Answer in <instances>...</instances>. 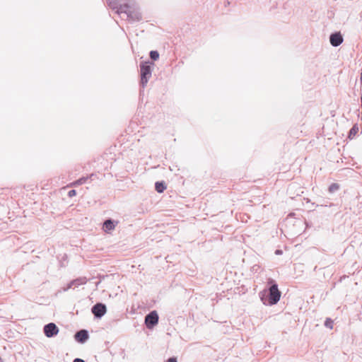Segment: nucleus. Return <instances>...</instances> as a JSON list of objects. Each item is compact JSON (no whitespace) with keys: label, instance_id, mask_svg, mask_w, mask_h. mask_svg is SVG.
Instances as JSON below:
<instances>
[{"label":"nucleus","instance_id":"0eeeda50","mask_svg":"<svg viewBox=\"0 0 362 362\" xmlns=\"http://www.w3.org/2000/svg\"><path fill=\"white\" fill-rule=\"evenodd\" d=\"M343 41L344 38L340 32H334L329 35V42L333 47L339 46Z\"/></svg>","mask_w":362,"mask_h":362},{"label":"nucleus","instance_id":"9b49d317","mask_svg":"<svg viewBox=\"0 0 362 362\" xmlns=\"http://www.w3.org/2000/svg\"><path fill=\"white\" fill-rule=\"evenodd\" d=\"M166 189V184L164 181H158L155 183V189L158 193H162Z\"/></svg>","mask_w":362,"mask_h":362},{"label":"nucleus","instance_id":"20e7f679","mask_svg":"<svg viewBox=\"0 0 362 362\" xmlns=\"http://www.w3.org/2000/svg\"><path fill=\"white\" fill-rule=\"evenodd\" d=\"M159 316L156 310H152L145 316L144 323L146 327L152 329L158 323Z\"/></svg>","mask_w":362,"mask_h":362},{"label":"nucleus","instance_id":"f03ea898","mask_svg":"<svg viewBox=\"0 0 362 362\" xmlns=\"http://www.w3.org/2000/svg\"><path fill=\"white\" fill-rule=\"evenodd\" d=\"M269 284L270 286L267 295L265 296L264 294L260 293V298L264 305H273L279 301L281 293L279 290L278 284L274 280L269 279Z\"/></svg>","mask_w":362,"mask_h":362},{"label":"nucleus","instance_id":"2eb2a0df","mask_svg":"<svg viewBox=\"0 0 362 362\" xmlns=\"http://www.w3.org/2000/svg\"><path fill=\"white\" fill-rule=\"evenodd\" d=\"M333 320L331 318L327 317L325 321V326L327 328L332 329L333 328Z\"/></svg>","mask_w":362,"mask_h":362},{"label":"nucleus","instance_id":"6e6552de","mask_svg":"<svg viewBox=\"0 0 362 362\" xmlns=\"http://www.w3.org/2000/svg\"><path fill=\"white\" fill-rule=\"evenodd\" d=\"M75 340L81 344H84L89 339V333L86 329H80L74 334Z\"/></svg>","mask_w":362,"mask_h":362},{"label":"nucleus","instance_id":"f257e3e1","mask_svg":"<svg viewBox=\"0 0 362 362\" xmlns=\"http://www.w3.org/2000/svg\"><path fill=\"white\" fill-rule=\"evenodd\" d=\"M107 4L121 18L123 14L131 23L139 22L142 19L140 9L134 0H107Z\"/></svg>","mask_w":362,"mask_h":362},{"label":"nucleus","instance_id":"a211bd4d","mask_svg":"<svg viewBox=\"0 0 362 362\" xmlns=\"http://www.w3.org/2000/svg\"><path fill=\"white\" fill-rule=\"evenodd\" d=\"M76 194V191L75 189H71L68 192V196L69 197H72Z\"/></svg>","mask_w":362,"mask_h":362},{"label":"nucleus","instance_id":"dca6fc26","mask_svg":"<svg viewBox=\"0 0 362 362\" xmlns=\"http://www.w3.org/2000/svg\"><path fill=\"white\" fill-rule=\"evenodd\" d=\"M73 287V285L71 284V281L67 284L66 286L65 287H63L60 290H59L57 293H56V295H57L58 293H61V292H66L67 291L69 288H72Z\"/></svg>","mask_w":362,"mask_h":362},{"label":"nucleus","instance_id":"412c9836","mask_svg":"<svg viewBox=\"0 0 362 362\" xmlns=\"http://www.w3.org/2000/svg\"><path fill=\"white\" fill-rule=\"evenodd\" d=\"M73 362H85V361H84V360H83L81 358H75Z\"/></svg>","mask_w":362,"mask_h":362},{"label":"nucleus","instance_id":"6ab92c4d","mask_svg":"<svg viewBox=\"0 0 362 362\" xmlns=\"http://www.w3.org/2000/svg\"><path fill=\"white\" fill-rule=\"evenodd\" d=\"M165 362H177V359L176 357L173 356L169 358H168Z\"/></svg>","mask_w":362,"mask_h":362},{"label":"nucleus","instance_id":"4be33fe9","mask_svg":"<svg viewBox=\"0 0 362 362\" xmlns=\"http://www.w3.org/2000/svg\"><path fill=\"white\" fill-rule=\"evenodd\" d=\"M360 81L362 83V72L361 73V75H360Z\"/></svg>","mask_w":362,"mask_h":362},{"label":"nucleus","instance_id":"aec40b11","mask_svg":"<svg viewBox=\"0 0 362 362\" xmlns=\"http://www.w3.org/2000/svg\"><path fill=\"white\" fill-rule=\"evenodd\" d=\"M274 253L276 255H282L283 252L281 250H276Z\"/></svg>","mask_w":362,"mask_h":362},{"label":"nucleus","instance_id":"5701e85b","mask_svg":"<svg viewBox=\"0 0 362 362\" xmlns=\"http://www.w3.org/2000/svg\"><path fill=\"white\" fill-rule=\"evenodd\" d=\"M361 107H362V96L361 97Z\"/></svg>","mask_w":362,"mask_h":362},{"label":"nucleus","instance_id":"7ed1b4c3","mask_svg":"<svg viewBox=\"0 0 362 362\" xmlns=\"http://www.w3.org/2000/svg\"><path fill=\"white\" fill-rule=\"evenodd\" d=\"M153 64V63L151 62L150 61L141 62L140 63V86L143 88H144L146 86L149 78L151 77V66Z\"/></svg>","mask_w":362,"mask_h":362},{"label":"nucleus","instance_id":"4468645a","mask_svg":"<svg viewBox=\"0 0 362 362\" xmlns=\"http://www.w3.org/2000/svg\"><path fill=\"white\" fill-rule=\"evenodd\" d=\"M149 57L153 61H156L159 58V53L157 50H151L149 52Z\"/></svg>","mask_w":362,"mask_h":362},{"label":"nucleus","instance_id":"ddd939ff","mask_svg":"<svg viewBox=\"0 0 362 362\" xmlns=\"http://www.w3.org/2000/svg\"><path fill=\"white\" fill-rule=\"evenodd\" d=\"M358 132V127L357 124H356L349 130L348 137L350 139H353L356 136V134H357Z\"/></svg>","mask_w":362,"mask_h":362},{"label":"nucleus","instance_id":"f8f14e48","mask_svg":"<svg viewBox=\"0 0 362 362\" xmlns=\"http://www.w3.org/2000/svg\"><path fill=\"white\" fill-rule=\"evenodd\" d=\"M94 175L90 174L89 177H82L79 178L78 180H76L72 183V186L77 187L78 185H83L86 182V181L88 180V178H91Z\"/></svg>","mask_w":362,"mask_h":362},{"label":"nucleus","instance_id":"f3484780","mask_svg":"<svg viewBox=\"0 0 362 362\" xmlns=\"http://www.w3.org/2000/svg\"><path fill=\"white\" fill-rule=\"evenodd\" d=\"M339 188V186L337 183H333L329 187V191L330 192H333L336 190H337Z\"/></svg>","mask_w":362,"mask_h":362},{"label":"nucleus","instance_id":"423d86ee","mask_svg":"<svg viewBox=\"0 0 362 362\" xmlns=\"http://www.w3.org/2000/svg\"><path fill=\"white\" fill-rule=\"evenodd\" d=\"M59 331L58 327L54 322H49L43 327L44 334L48 338H52L57 336Z\"/></svg>","mask_w":362,"mask_h":362},{"label":"nucleus","instance_id":"9d476101","mask_svg":"<svg viewBox=\"0 0 362 362\" xmlns=\"http://www.w3.org/2000/svg\"><path fill=\"white\" fill-rule=\"evenodd\" d=\"M88 279L85 276H81L71 281V284L74 287H78L81 285H84L87 283Z\"/></svg>","mask_w":362,"mask_h":362},{"label":"nucleus","instance_id":"1a4fd4ad","mask_svg":"<svg viewBox=\"0 0 362 362\" xmlns=\"http://www.w3.org/2000/svg\"><path fill=\"white\" fill-rule=\"evenodd\" d=\"M119 221H114L112 218H107L103 223V228L106 232L110 231L115 229Z\"/></svg>","mask_w":362,"mask_h":362},{"label":"nucleus","instance_id":"39448f33","mask_svg":"<svg viewBox=\"0 0 362 362\" xmlns=\"http://www.w3.org/2000/svg\"><path fill=\"white\" fill-rule=\"evenodd\" d=\"M91 312L95 318L100 319L107 312V307L103 303H97L91 308Z\"/></svg>","mask_w":362,"mask_h":362}]
</instances>
